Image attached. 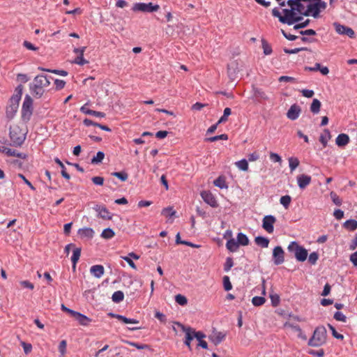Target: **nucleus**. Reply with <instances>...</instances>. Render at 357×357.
I'll return each mask as SVG.
<instances>
[{
    "instance_id": "obj_1",
    "label": "nucleus",
    "mask_w": 357,
    "mask_h": 357,
    "mask_svg": "<svg viewBox=\"0 0 357 357\" xmlns=\"http://www.w3.org/2000/svg\"><path fill=\"white\" fill-rule=\"evenodd\" d=\"M310 0H288L287 6L289 8L282 9L283 15H281L278 8L272 10V15L278 17L282 24L292 25L301 21L303 16H312V10L309 8Z\"/></svg>"
},
{
    "instance_id": "obj_2",
    "label": "nucleus",
    "mask_w": 357,
    "mask_h": 357,
    "mask_svg": "<svg viewBox=\"0 0 357 357\" xmlns=\"http://www.w3.org/2000/svg\"><path fill=\"white\" fill-rule=\"evenodd\" d=\"M50 85L48 77L44 75H38L35 77L33 81L30 84L29 89L31 93L36 98H40L45 91V88Z\"/></svg>"
},
{
    "instance_id": "obj_3",
    "label": "nucleus",
    "mask_w": 357,
    "mask_h": 357,
    "mask_svg": "<svg viewBox=\"0 0 357 357\" xmlns=\"http://www.w3.org/2000/svg\"><path fill=\"white\" fill-rule=\"evenodd\" d=\"M26 132L24 129H22L18 125L14 124L10 126V145L15 147L21 146L26 139Z\"/></svg>"
},
{
    "instance_id": "obj_4",
    "label": "nucleus",
    "mask_w": 357,
    "mask_h": 357,
    "mask_svg": "<svg viewBox=\"0 0 357 357\" xmlns=\"http://www.w3.org/2000/svg\"><path fill=\"white\" fill-rule=\"evenodd\" d=\"M326 330L324 326L317 327L312 337L308 341V345L314 347L323 345L326 342Z\"/></svg>"
},
{
    "instance_id": "obj_5",
    "label": "nucleus",
    "mask_w": 357,
    "mask_h": 357,
    "mask_svg": "<svg viewBox=\"0 0 357 357\" xmlns=\"http://www.w3.org/2000/svg\"><path fill=\"white\" fill-rule=\"evenodd\" d=\"M289 252H294L295 258L298 261H305L307 259L308 252L303 247L296 241H292L287 248Z\"/></svg>"
},
{
    "instance_id": "obj_6",
    "label": "nucleus",
    "mask_w": 357,
    "mask_h": 357,
    "mask_svg": "<svg viewBox=\"0 0 357 357\" xmlns=\"http://www.w3.org/2000/svg\"><path fill=\"white\" fill-rule=\"evenodd\" d=\"M32 114L33 100L29 95H26L22 107V120L27 123L31 119Z\"/></svg>"
},
{
    "instance_id": "obj_7",
    "label": "nucleus",
    "mask_w": 357,
    "mask_h": 357,
    "mask_svg": "<svg viewBox=\"0 0 357 357\" xmlns=\"http://www.w3.org/2000/svg\"><path fill=\"white\" fill-rule=\"evenodd\" d=\"M310 10H312V17L317 18L321 10L326 8V3L322 0H310Z\"/></svg>"
},
{
    "instance_id": "obj_8",
    "label": "nucleus",
    "mask_w": 357,
    "mask_h": 357,
    "mask_svg": "<svg viewBox=\"0 0 357 357\" xmlns=\"http://www.w3.org/2000/svg\"><path fill=\"white\" fill-rule=\"evenodd\" d=\"M276 218L272 215H268L264 217L262 220V228L268 234H272L274 231V224Z\"/></svg>"
},
{
    "instance_id": "obj_9",
    "label": "nucleus",
    "mask_w": 357,
    "mask_h": 357,
    "mask_svg": "<svg viewBox=\"0 0 357 357\" xmlns=\"http://www.w3.org/2000/svg\"><path fill=\"white\" fill-rule=\"evenodd\" d=\"M160 8L158 5H153L152 3H135V11L143 13H153L158 11Z\"/></svg>"
},
{
    "instance_id": "obj_10",
    "label": "nucleus",
    "mask_w": 357,
    "mask_h": 357,
    "mask_svg": "<svg viewBox=\"0 0 357 357\" xmlns=\"http://www.w3.org/2000/svg\"><path fill=\"white\" fill-rule=\"evenodd\" d=\"M333 26L335 27L336 32L340 35H346L351 38H353L355 36L354 30L350 27L340 24L338 22H334Z\"/></svg>"
},
{
    "instance_id": "obj_11",
    "label": "nucleus",
    "mask_w": 357,
    "mask_h": 357,
    "mask_svg": "<svg viewBox=\"0 0 357 357\" xmlns=\"http://www.w3.org/2000/svg\"><path fill=\"white\" fill-rule=\"evenodd\" d=\"M273 259L275 265H280L284 261V252L281 246H276L273 249Z\"/></svg>"
},
{
    "instance_id": "obj_12",
    "label": "nucleus",
    "mask_w": 357,
    "mask_h": 357,
    "mask_svg": "<svg viewBox=\"0 0 357 357\" xmlns=\"http://www.w3.org/2000/svg\"><path fill=\"white\" fill-rule=\"evenodd\" d=\"M93 209L98 213V216L103 220H111L112 215L103 205L97 204Z\"/></svg>"
},
{
    "instance_id": "obj_13",
    "label": "nucleus",
    "mask_w": 357,
    "mask_h": 357,
    "mask_svg": "<svg viewBox=\"0 0 357 357\" xmlns=\"http://www.w3.org/2000/svg\"><path fill=\"white\" fill-rule=\"evenodd\" d=\"M0 153L6 154L7 156H15L22 159H26L27 154L17 152L16 150L11 149L4 146H0Z\"/></svg>"
},
{
    "instance_id": "obj_14",
    "label": "nucleus",
    "mask_w": 357,
    "mask_h": 357,
    "mask_svg": "<svg viewBox=\"0 0 357 357\" xmlns=\"http://www.w3.org/2000/svg\"><path fill=\"white\" fill-rule=\"evenodd\" d=\"M201 197L204 201L211 207L215 208L218 206L215 197L210 191H202L201 192Z\"/></svg>"
},
{
    "instance_id": "obj_15",
    "label": "nucleus",
    "mask_w": 357,
    "mask_h": 357,
    "mask_svg": "<svg viewBox=\"0 0 357 357\" xmlns=\"http://www.w3.org/2000/svg\"><path fill=\"white\" fill-rule=\"evenodd\" d=\"M23 86L19 85L15 91V93L11 96L9 100V105L19 107V102L22 95Z\"/></svg>"
},
{
    "instance_id": "obj_16",
    "label": "nucleus",
    "mask_w": 357,
    "mask_h": 357,
    "mask_svg": "<svg viewBox=\"0 0 357 357\" xmlns=\"http://www.w3.org/2000/svg\"><path fill=\"white\" fill-rule=\"evenodd\" d=\"M301 112V109L300 106L296 104H294L289 109L287 113V116L291 120H296L298 118Z\"/></svg>"
},
{
    "instance_id": "obj_17",
    "label": "nucleus",
    "mask_w": 357,
    "mask_h": 357,
    "mask_svg": "<svg viewBox=\"0 0 357 357\" xmlns=\"http://www.w3.org/2000/svg\"><path fill=\"white\" fill-rule=\"evenodd\" d=\"M311 176L306 174H300L297 176L298 185L301 189H305L311 183Z\"/></svg>"
},
{
    "instance_id": "obj_18",
    "label": "nucleus",
    "mask_w": 357,
    "mask_h": 357,
    "mask_svg": "<svg viewBox=\"0 0 357 357\" xmlns=\"http://www.w3.org/2000/svg\"><path fill=\"white\" fill-rule=\"evenodd\" d=\"M225 338V334L219 331H213L212 334L209 336V339L215 345L219 344Z\"/></svg>"
},
{
    "instance_id": "obj_19",
    "label": "nucleus",
    "mask_w": 357,
    "mask_h": 357,
    "mask_svg": "<svg viewBox=\"0 0 357 357\" xmlns=\"http://www.w3.org/2000/svg\"><path fill=\"white\" fill-rule=\"evenodd\" d=\"M73 317L75 318V319L77 320L82 326H86L91 322V319L90 318L78 312H76Z\"/></svg>"
},
{
    "instance_id": "obj_20",
    "label": "nucleus",
    "mask_w": 357,
    "mask_h": 357,
    "mask_svg": "<svg viewBox=\"0 0 357 357\" xmlns=\"http://www.w3.org/2000/svg\"><path fill=\"white\" fill-rule=\"evenodd\" d=\"M179 326L181 327L183 332L185 333V340L184 341V344L189 348L190 350L192 349L190 342L193 340V337L190 333V327H185L183 324H178Z\"/></svg>"
},
{
    "instance_id": "obj_21",
    "label": "nucleus",
    "mask_w": 357,
    "mask_h": 357,
    "mask_svg": "<svg viewBox=\"0 0 357 357\" xmlns=\"http://www.w3.org/2000/svg\"><path fill=\"white\" fill-rule=\"evenodd\" d=\"M80 111L85 114L92 115L96 117L103 118L105 116V114L104 112L90 109L86 107V105H83L80 108Z\"/></svg>"
},
{
    "instance_id": "obj_22",
    "label": "nucleus",
    "mask_w": 357,
    "mask_h": 357,
    "mask_svg": "<svg viewBox=\"0 0 357 357\" xmlns=\"http://www.w3.org/2000/svg\"><path fill=\"white\" fill-rule=\"evenodd\" d=\"M90 272L96 278H100L103 275L105 269L102 265H94L91 267Z\"/></svg>"
},
{
    "instance_id": "obj_23",
    "label": "nucleus",
    "mask_w": 357,
    "mask_h": 357,
    "mask_svg": "<svg viewBox=\"0 0 357 357\" xmlns=\"http://www.w3.org/2000/svg\"><path fill=\"white\" fill-rule=\"evenodd\" d=\"M78 234L81 238H92L94 235V231L89 227H85L79 229Z\"/></svg>"
},
{
    "instance_id": "obj_24",
    "label": "nucleus",
    "mask_w": 357,
    "mask_h": 357,
    "mask_svg": "<svg viewBox=\"0 0 357 357\" xmlns=\"http://www.w3.org/2000/svg\"><path fill=\"white\" fill-rule=\"evenodd\" d=\"M335 142L338 146H344L349 142V137L347 134H340L337 137Z\"/></svg>"
},
{
    "instance_id": "obj_25",
    "label": "nucleus",
    "mask_w": 357,
    "mask_h": 357,
    "mask_svg": "<svg viewBox=\"0 0 357 357\" xmlns=\"http://www.w3.org/2000/svg\"><path fill=\"white\" fill-rule=\"evenodd\" d=\"M86 47H82L81 50V54L77 55V56L73 61L74 63L78 64L79 66H84V64L89 63V61L84 59V53L86 50Z\"/></svg>"
},
{
    "instance_id": "obj_26",
    "label": "nucleus",
    "mask_w": 357,
    "mask_h": 357,
    "mask_svg": "<svg viewBox=\"0 0 357 357\" xmlns=\"http://www.w3.org/2000/svg\"><path fill=\"white\" fill-rule=\"evenodd\" d=\"M255 243L263 248H266L269 245V239L264 236H257L255 238Z\"/></svg>"
},
{
    "instance_id": "obj_27",
    "label": "nucleus",
    "mask_w": 357,
    "mask_h": 357,
    "mask_svg": "<svg viewBox=\"0 0 357 357\" xmlns=\"http://www.w3.org/2000/svg\"><path fill=\"white\" fill-rule=\"evenodd\" d=\"M132 258H134V252H130L128 256L121 257V259L120 260V264L122 266H125V264L123 261L125 260L131 268H134V261L132 260Z\"/></svg>"
},
{
    "instance_id": "obj_28",
    "label": "nucleus",
    "mask_w": 357,
    "mask_h": 357,
    "mask_svg": "<svg viewBox=\"0 0 357 357\" xmlns=\"http://www.w3.org/2000/svg\"><path fill=\"white\" fill-rule=\"evenodd\" d=\"M226 247L230 252H234L238 249L239 245L234 238H230L227 241Z\"/></svg>"
},
{
    "instance_id": "obj_29",
    "label": "nucleus",
    "mask_w": 357,
    "mask_h": 357,
    "mask_svg": "<svg viewBox=\"0 0 357 357\" xmlns=\"http://www.w3.org/2000/svg\"><path fill=\"white\" fill-rule=\"evenodd\" d=\"M331 132L328 129H325L324 132L319 137V141L324 147L327 146L328 141L331 139Z\"/></svg>"
},
{
    "instance_id": "obj_30",
    "label": "nucleus",
    "mask_w": 357,
    "mask_h": 357,
    "mask_svg": "<svg viewBox=\"0 0 357 357\" xmlns=\"http://www.w3.org/2000/svg\"><path fill=\"white\" fill-rule=\"evenodd\" d=\"M81 248H75L73 250V253L71 257V261L73 263V268L75 269L76 267L77 262L78 261L80 255H81Z\"/></svg>"
},
{
    "instance_id": "obj_31",
    "label": "nucleus",
    "mask_w": 357,
    "mask_h": 357,
    "mask_svg": "<svg viewBox=\"0 0 357 357\" xmlns=\"http://www.w3.org/2000/svg\"><path fill=\"white\" fill-rule=\"evenodd\" d=\"M343 227L349 231H354L357 229V220L354 219L348 220L344 222Z\"/></svg>"
},
{
    "instance_id": "obj_32",
    "label": "nucleus",
    "mask_w": 357,
    "mask_h": 357,
    "mask_svg": "<svg viewBox=\"0 0 357 357\" xmlns=\"http://www.w3.org/2000/svg\"><path fill=\"white\" fill-rule=\"evenodd\" d=\"M321 106V102L318 99H314L310 105V111L314 114H318L320 111V108Z\"/></svg>"
},
{
    "instance_id": "obj_33",
    "label": "nucleus",
    "mask_w": 357,
    "mask_h": 357,
    "mask_svg": "<svg viewBox=\"0 0 357 357\" xmlns=\"http://www.w3.org/2000/svg\"><path fill=\"white\" fill-rule=\"evenodd\" d=\"M17 109H18V107L15 105H8L6 107V111L7 118L9 119H12L14 117V116L15 115V114L17 111Z\"/></svg>"
},
{
    "instance_id": "obj_34",
    "label": "nucleus",
    "mask_w": 357,
    "mask_h": 357,
    "mask_svg": "<svg viewBox=\"0 0 357 357\" xmlns=\"http://www.w3.org/2000/svg\"><path fill=\"white\" fill-rule=\"evenodd\" d=\"M54 162L60 166L61 169V173L62 176L63 178H65L66 179L69 180L70 178V176L68 173L66 172V167H65L63 163L61 161V160L58 158H55Z\"/></svg>"
},
{
    "instance_id": "obj_35",
    "label": "nucleus",
    "mask_w": 357,
    "mask_h": 357,
    "mask_svg": "<svg viewBox=\"0 0 357 357\" xmlns=\"http://www.w3.org/2000/svg\"><path fill=\"white\" fill-rule=\"evenodd\" d=\"M236 241L238 242L239 245L245 246L249 244V239L248 236L241 232L238 234Z\"/></svg>"
},
{
    "instance_id": "obj_36",
    "label": "nucleus",
    "mask_w": 357,
    "mask_h": 357,
    "mask_svg": "<svg viewBox=\"0 0 357 357\" xmlns=\"http://www.w3.org/2000/svg\"><path fill=\"white\" fill-rule=\"evenodd\" d=\"M288 160L291 172H293L298 167L300 162L298 159L295 157H291Z\"/></svg>"
},
{
    "instance_id": "obj_37",
    "label": "nucleus",
    "mask_w": 357,
    "mask_h": 357,
    "mask_svg": "<svg viewBox=\"0 0 357 357\" xmlns=\"http://www.w3.org/2000/svg\"><path fill=\"white\" fill-rule=\"evenodd\" d=\"M261 45H262L264 54L265 55H270L272 53V52H273L272 47H271V45L266 40H264V39L261 40Z\"/></svg>"
},
{
    "instance_id": "obj_38",
    "label": "nucleus",
    "mask_w": 357,
    "mask_h": 357,
    "mask_svg": "<svg viewBox=\"0 0 357 357\" xmlns=\"http://www.w3.org/2000/svg\"><path fill=\"white\" fill-rule=\"evenodd\" d=\"M227 73L231 80H234L236 78V67L234 65H228Z\"/></svg>"
},
{
    "instance_id": "obj_39",
    "label": "nucleus",
    "mask_w": 357,
    "mask_h": 357,
    "mask_svg": "<svg viewBox=\"0 0 357 357\" xmlns=\"http://www.w3.org/2000/svg\"><path fill=\"white\" fill-rule=\"evenodd\" d=\"M39 70H42V71H46V72H50V73H54V74H56V75H61V76H67L68 75V72L64 70H51V69H47V68H42V67H39L38 68Z\"/></svg>"
},
{
    "instance_id": "obj_40",
    "label": "nucleus",
    "mask_w": 357,
    "mask_h": 357,
    "mask_svg": "<svg viewBox=\"0 0 357 357\" xmlns=\"http://www.w3.org/2000/svg\"><path fill=\"white\" fill-rule=\"evenodd\" d=\"M213 184L221 189L222 188H227V185L226 184V181L224 177L219 176L213 181Z\"/></svg>"
},
{
    "instance_id": "obj_41",
    "label": "nucleus",
    "mask_w": 357,
    "mask_h": 357,
    "mask_svg": "<svg viewBox=\"0 0 357 357\" xmlns=\"http://www.w3.org/2000/svg\"><path fill=\"white\" fill-rule=\"evenodd\" d=\"M104 158H105V153L102 151H98L96 153V155L94 156L91 159V163L93 165L99 164V163L102 162Z\"/></svg>"
},
{
    "instance_id": "obj_42",
    "label": "nucleus",
    "mask_w": 357,
    "mask_h": 357,
    "mask_svg": "<svg viewBox=\"0 0 357 357\" xmlns=\"http://www.w3.org/2000/svg\"><path fill=\"white\" fill-rule=\"evenodd\" d=\"M236 166L242 171L248 170V163L245 159H242L235 162Z\"/></svg>"
},
{
    "instance_id": "obj_43",
    "label": "nucleus",
    "mask_w": 357,
    "mask_h": 357,
    "mask_svg": "<svg viewBox=\"0 0 357 357\" xmlns=\"http://www.w3.org/2000/svg\"><path fill=\"white\" fill-rule=\"evenodd\" d=\"M124 294L121 291H115L112 296V299L114 303H119L123 300Z\"/></svg>"
},
{
    "instance_id": "obj_44",
    "label": "nucleus",
    "mask_w": 357,
    "mask_h": 357,
    "mask_svg": "<svg viewBox=\"0 0 357 357\" xmlns=\"http://www.w3.org/2000/svg\"><path fill=\"white\" fill-rule=\"evenodd\" d=\"M228 139V135L227 134H222L220 135H216L214 137H211L206 139V141L213 142L218 140H227Z\"/></svg>"
},
{
    "instance_id": "obj_45",
    "label": "nucleus",
    "mask_w": 357,
    "mask_h": 357,
    "mask_svg": "<svg viewBox=\"0 0 357 357\" xmlns=\"http://www.w3.org/2000/svg\"><path fill=\"white\" fill-rule=\"evenodd\" d=\"M114 234V231L112 229L107 228L102 231L101 236L105 239H109L112 238Z\"/></svg>"
},
{
    "instance_id": "obj_46",
    "label": "nucleus",
    "mask_w": 357,
    "mask_h": 357,
    "mask_svg": "<svg viewBox=\"0 0 357 357\" xmlns=\"http://www.w3.org/2000/svg\"><path fill=\"white\" fill-rule=\"evenodd\" d=\"M291 198L289 195L282 196L280 202L285 208H287L291 203Z\"/></svg>"
},
{
    "instance_id": "obj_47",
    "label": "nucleus",
    "mask_w": 357,
    "mask_h": 357,
    "mask_svg": "<svg viewBox=\"0 0 357 357\" xmlns=\"http://www.w3.org/2000/svg\"><path fill=\"white\" fill-rule=\"evenodd\" d=\"M190 333L194 338H196L198 342L202 341L203 338L205 337V335L201 331H195L193 328H190Z\"/></svg>"
},
{
    "instance_id": "obj_48",
    "label": "nucleus",
    "mask_w": 357,
    "mask_h": 357,
    "mask_svg": "<svg viewBox=\"0 0 357 357\" xmlns=\"http://www.w3.org/2000/svg\"><path fill=\"white\" fill-rule=\"evenodd\" d=\"M266 302V299L262 296H255L252 299V303L255 306H261Z\"/></svg>"
},
{
    "instance_id": "obj_49",
    "label": "nucleus",
    "mask_w": 357,
    "mask_h": 357,
    "mask_svg": "<svg viewBox=\"0 0 357 357\" xmlns=\"http://www.w3.org/2000/svg\"><path fill=\"white\" fill-rule=\"evenodd\" d=\"M111 175L117 177L121 181H125L128 178V174L123 171L112 172L111 173Z\"/></svg>"
},
{
    "instance_id": "obj_50",
    "label": "nucleus",
    "mask_w": 357,
    "mask_h": 357,
    "mask_svg": "<svg viewBox=\"0 0 357 357\" xmlns=\"http://www.w3.org/2000/svg\"><path fill=\"white\" fill-rule=\"evenodd\" d=\"M175 301L178 304H179L181 305H185L188 303V300H187L186 297L181 294L176 295L175 296Z\"/></svg>"
},
{
    "instance_id": "obj_51",
    "label": "nucleus",
    "mask_w": 357,
    "mask_h": 357,
    "mask_svg": "<svg viewBox=\"0 0 357 357\" xmlns=\"http://www.w3.org/2000/svg\"><path fill=\"white\" fill-rule=\"evenodd\" d=\"M331 198L333 203L337 206H340L342 204V199L339 197V196L335 192H331L330 193Z\"/></svg>"
},
{
    "instance_id": "obj_52",
    "label": "nucleus",
    "mask_w": 357,
    "mask_h": 357,
    "mask_svg": "<svg viewBox=\"0 0 357 357\" xmlns=\"http://www.w3.org/2000/svg\"><path fill=\"white\" fill-rule=\"evenodd\" d=\"M319 259V255L317 252H313L310 254L308 257V261L312 265L316 264L317 260Z\"/></svg>"
},
{
    "instance_id": "obj_53",
    "label": "nucleus",
    "mask_w": 357,
    "mask_h": 357,
    "mask_svg": "<svg viewBox=\"0 0 357 357\" xmlns=\"http://www.w3.org/2000/svg\"><path fill=\"white\" fill-rule=\"evenodd\" d=\"M161 213L166 217H172L175 215L176 211L172 207H167L163 208Z\"/></svg>"
},
{
    "instance_id": "obj_54",
    "label": "nucleus",
    "mask_w": 357,
    "mask_h": 357,
    "mask_svg": "<svg viewBox=\"0 0 357 357\" xmlns=\"http://www.w3.org/2000/svg\"><path fill=\"white\" fill-rule=\"evenodd\" d=\"M233 266H234V261H233L232 258L227 257L226 259V261H225V263L224 264V271L225 272H228L231 268V267Z\"/></svg>"
},
{
    "instance_id": "obj_55",
    "label": "nucleus",
    "mask_w": 357,
    "mask_h": 357,
    "mask_svg": "<svg viewBox=\"0 0 357 357\" xmlns=\"http://www.w3.org/2000/svg\"><path fill=\"white\" fill-rule=\"evenodd\" d=\"M223 285L226 291H229L232 289V285L228 276L223 277Z\"/></svg>"
},
{
    "instance_id": "obj_56",
    "label": "nucleus",
    "mask_w": 357,
    "mask_h": 357,
    "mask_svg": "<svg viewBox=\"0 0 357 357\" xmlns=\"http://www.w3.org/2000/svg\"><path fill=\"white\" fill-rule=\"evenodd\" d=\"M328 328H330V330L331 331L332 335L334 337H335L336 339H338V340H343V338H344L343 335L338 333L336 331L335 328L332 325L328 324Z\"/></svg>"
},
{
    "instance_id": "obj_57",
    "label": "nucleus",
    "mask_w": 357,
    "mask_h": 357,
    "mask_svg": "<svg viewBox=\"0 0 357 357\" xmlns=\"http://www.w3.org/2000/svg\"><path fill=\"white\" fill-rule=\"evenodd\" d=\"M307 50V49L306 47H298V48H295V49H292V50L284 48V52L287 54H296V53H298L299 52L305 51Z\"/></svg>"
},
{
    "instance_id": "obj_58",
    "label": "nucleus",
    "mask_w": 357,
    "mask_h": 357,
    "mask_svg": "<svg viewBox=\"0 0 357 357\" xmlns=\"http://www.w3.org/2000/svg\"><path fill=\"white\" fill-rule=\"evenodd\" d=\"M334 319L337 321H342V322H346L347 321V317L343 314L341 312H336L335 314H334Z\"/></svg>"
},
{
    "instance_id": "obj_59",
    "label": "nucleus",
    "mask_w": 357,
    "mask_h": 357,
    "mask_svg": "<svg viewBox=\"0 0 357 357\" xmlns=\"http://www.w3.org/2000/svg\"><path fill=\"white\" fill-rule=\"evenodd\" d=\"M284 327L289 328L292 331H294V332H296L298 333L301 331V328H300V326L298 325H294L289 322L285 323Z\"/></svg>"
},
{
    "instance_id": "obj_60",
    "label": "nucleus",
    "mask_w": 357,
    "mask_h": 357,
    "mask_svg": "<svg viewBox=\"0 0 357 357\" xmlns=\"http://www.w3.org/2000/svg\"><path fill=\"white\" fill-rule=\"evenodd\" d=\"M310 20L309 19H307L305 21H304L303 22H301V23H298V24H296L294 26V29L295 30H298V29H303V28H305L307 27L309 24H310Z\"/></svg>"
},
{
    "instance_id": "obj_61",
    "label": "nucleus",
    "mask_w": 357,
    "mask_h": 357,
    "mask_svg": "<svg viewBox=\"0 0 357 357\" xmlns=\"http://www.w3.org/2000/svg\"><path fill=\"white\" fill-rule=\"evenodd\" d=\"M54 84L56 90H61L64 88L66 85V82L62 79H56L54 80Z\"/></svg>"
},
{
    "instance_id": "obj_62",
    "label": "nucleus",
    "mask_w": 357,
    "mask_h": 357,
    "mask_svg": "<svg viewBox=\"0 0 357 357\" xmlns=\"http://www.w3.org/2000/svg\"><path fill=\"white\" fill-rule=\"evenodd\" d=\"M255 96L256 97H259V98H261L264 100L268 99V97H267L266 94L265 93V92L259 89H255Z\"/></svg>"
},
{
    "instance_id": "obj_63",
    "label": "nucleus",
    "mask_w": 357,
    "mask_h": 357,
    "mask_svg": "<svg viewBox=\"0 0 357 357\" xmlns=\"http://www.w3.org/2000/svg\"><path fill=\"white\" fill-rule=\"evenodd\" d=\"M155 317L157 318L162 323L165 324L167 321L166 316L163 313H162L159 311L155 312Z\"/></svg>"
},
{
    "instance_id": "obj_64",
    "label": "nucleus",
    "mask_w": 357,
    "mask_h": 357,
    "mask_svg": "<svg viewBox=\"0 0 357 357\" xmlns=\"http://www.w3.org/2000/svg\"><path fill=\"white\" fill-rule=\"evenodd\" d=\"M21 344L23 347L24 351L26 354H29L31 352L32 345L29 343H26L24 342H22Z\"/></svg>"
}]
</instances>
